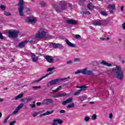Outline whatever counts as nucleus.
Returning a JSON list of instances; mask_svg holds the SVG:
<instances>
[{
    "label": "nucleus",
    "mask_w": 125,
    "mask_h": 125,
    "mask_svg": "<svg viewBox=\"0 0 125 125\" xmlns=\"http://www.w3.org/2000/svg\"><path fill=\"white\" fill-rule=\"evenodd\" d=\"M67 5H68L70 7L72 6L71 4H70V3H67Z\"/></svg>",
    "instance_id": "e2e57ef3"
},
{
    "label": "nucleus",
    "mask_w": 125,
    "mask_h": 125,
    "mask_svg": "<svg viewBox=\"0 0 125 125\" xmlns=\"http://www.w3.org/2000/svg\"><path fill=\"white\" fill-rule=\"evenodd\" d=\"M66 22L67 23V24H71L72 25L78 24V22L73 19H67L66 20Z\"/></svg>",
    "instance_id": "ddd939ff"
},
{
    "label": "nucleus",
    "mask_w": 125,
    "mask_h": 125,
    "mask_svg": "<svg viewBox=\"0 0 125 125\" xmlns=\"http://www.w3.org/2000/svg\"><path fill=\"white\" fill-rule=\"evenodd\" d=\"M62 88V87L61 86H60L58 87L57 88H56L55 90H52V92H57V91H59V90H60Z\"/></svg>",
    "instance_id": "c85d7f7f"
},
{
    "label": "nucleus",
    "mask_w": 125,
    "mask_h": 125,
    "mask_svg": "<svg viewBox=\"0 0 125 125\" xmlns=\"http://www.w3.org/2000/svg\"><path fill=\"white\" fill-rule=\"evenodd\" d=\"M97 118V116H96V114H93L92 116V119L94 121L95 120H96V119Z\"/></svg>",
    "instance_id": "f704fd0d"
},
{
    "label": "nucleus",
    "mask_w": 125,
    "mask_h": 125,
    "mask_svg": "<svg viewBox=\"0 0 125 125\" xmlns=\"http://www.w3.org/2000/svg\"><path fill=\"white\" fill-rule=\"evenodd\" d=\"M84 75H86L87 76H94V73L93 71L91 70H87V68H84Z\"/></svg>",
    "instance_id": "f8f14e48"
},
{
    "label": "nucleus",
    "mask_w": 125,
    "mask_h": 125,
    "mask_svg": "<svg viewBox=\"0 0 125 125\" xmlns=\"http://www.w3.org/2000/svg\"><path fill=\"white\" fill-rule=\"evenodd\" d=\"M37 19L36 18H27L26 19V21L30 23H36L37 22Z\"/></svg>",
    "instance_id": "9b49d317"
},
{
    "label": "nucleus",
    "mask_w": 125,
    "mask_h": 125,
    "mask_svg": "<svg viewBox=\"0 0 125 125\" xmlns=\"http://www.w3.org/2000/svg\"><path fill=\"white\" fill-rule=\"evenodd\" d=\"M60 113L61 114H64V113H66V111H65L64 110H60Z\"/></svg>",
    "instance_id": "09e8293b"
},
{
    "label": "nucleus",
    "mask_w": 125,
    "mask_h": 125,
    "mask_svg": "<svg viewBox=\"0 0 125 125\" xmlns=\"http://www.w3.org/2000/svg\"><path fill=\"white\" fill-rule=\"evenodd\" d=\"M86 99V98L84 96H81L78 97V101L83 102V101H84Z\"/></svg>",
    "instance_id": "b1692460"
},
{
    "label": "nucleus",
    "mask_w": 125,
    "mask_h": 125,
    "mask_svg": "<svg viewBox=\"0 0 125 125\" xmlns=\"http://www.w3.org/2000/svg\"><path fill=\"white\" fill-rule=\"evenodd\" d=\"M37 116H38V113L37 112L33 114V117H37Z\"/></svg>",
    "instance_id": "4d7b16f0"
},
{
    "label": "nucleus",
    "mask_w": 125,
    "mask_h": 125,
    "mask_svg": "<svg viewBox=\"0 0 125 125\" xmlns=\"http://www.w3.org/2000/svg\"><path fill=\"white\" fill-rule=\"evenodd\" d=\"M75 39H80L81 38V36L79 34H76L75 35Z\"/></svg>",
    "instance_id": "a18cd8bd"
},
{
    "label": "nucleus",
    "mask_w": 125,
    "mask_h": 125,
    "mask_svg": "<svg viewBox=\"0 0 125 125\" xmlns=\"http://www.w3.org/2000/svg\"><path fill=\"white\" fill-rule=\"evenodd\" d=\"M65 42L66 44H67L68 46H69V47H76V45L75 44L70 42L69 40L65 39Z\"/></svg>",
    "instance_id": "4468645a"
},
{
    "label": "nucleus",
    "mask_w": 125,
    "mask_h": 125,
    "mask_svg": "<svg viewBox=\"0 0 125 125\" xmlns=\"http://www.w3.org/2000/svg\"><path fill=\"white\" fill-rule=\"evenodd\" d=\"M0 39L3 40V36H2V33H0Z\"/></svg>",
    "instance_id": "603ef678"
},
{
    "label": "nucleus",
    "mask_w": 125,
    "mask_h": 125,
    "mask_svg": "<svg viewBox=\"0 0 125 125\" xmlns=\"http://www.w3.org/2000/svg\"><path fill=\"white\" fill-rule=\"evenodd\" d=\"M24 104H21L20 105L15 109V110L12 112L13 115H17L18 112L22 108H23Z\"/></svg>",
    "instance_id": "0eeeda50"
},
{
    "label": "nucleus",
    "mask_w": 125,
    "mask_h": 125,
    "mask_svg": "<svg viewBox=\"0 0 125 125\" xmlns=\"http://www.w3.org/2000/svg\"><path fill=\"white\" fill-rule=\"evenodd\" d=\"M52 113H53V111H47L45 113L41 114V116L42 117V116H46L47 115H51V114H52Z\"/></svg>",
    "instance_id": "a878e982"
},
{
    "label": "nucleus",
    "mask_w": 125,
    "mask_h": 125,
    "mask_svg": "<svg viewBox=\"0 0 125 125\" xmlns=\"http://www.w3.org/2000/svg\"><path fill=\"white\" fill-rule=\"evenodd\" d=\"M101 40H102V41H109V40H110V38L109 37H107L106 38H101Z\"/></svg>",
    "instance_id": "c03bdc74"
},
{
    "label": "nucleus",
    "mask_w": 125,
    "mask_h": 125,
    "mask_svg": "<svg viewBox=\"0 0 125 125\" xmlns=\"http://www.w3.org/2000/svg\"><path fill=\"white\" fill-rule=\"evenodd\" d=\"M74 62H80L81 61V60L79 58H75L74 59Z\"/></svg>",
    "instance_id": "37998d69"
},
{
    "label": "nucleus",
    "mask_w": 125,
    "mask_h": 125,
    "mask_svg": "<svg viewBox=\"0 0 125 125\" xmlns=\"http://www.w3.org/2000/svg\"><path fill=\"white\" fill-rule=\"evenodd\" d=\"M107 72L109 74L111 73H115L116 78H117L118 80H120V81H123V80H124V74L123 73V72H122V68L120 65H116L115 69L112 68L109 69L107 70Z\"/></svg>",
    "instance_id": "f257e3e1"
},
{
    "label": "nucleus",
    "mask_w": 125,
    "mask_h": 125,
    "mask_svg": "<svg viewBox=\"0 0 125 125\" xmlns=\"http://www.w3.org/2000/svg\"><path fill=\"white\" fill-rule=\"evenodd\" d=\"M45 59L49 63H52V62H53V59H52V57L50 56H46Z\"/></svg>",
    "instance_id": "412c9836"
},
{
    "label": "nucleus",
    "mask_w": 125,
    "mask_h": 125,
    "mask_svg": "<svg viewBox=\"0 0 125 125\" xmlns=\"http://www.w3.org/2000/svg\"><path fill=\"white\" fill-rule=\"evenodd\" d=\"M110 13H111V14H113V13H114V11H112V10H110L109 11Z\"/></svg>",
    "instance_id": "680f3d73"
},
{
    "label": "nucleus",
    "mask_w": 125,
    "mask_h": 125,
    "mask_svg": "<svg viewBox=\"0 0 125 125\" xmlns=\"http://www.w3.org/2000/svg\"><path fill=\"white\" fill-rule=\"evenodd\" d=\"M52 44L54 48H62V47H63L62 44L60 43H52Z\"/></svg>",
    "instance_id": "aec40b11"
},
{
    "label": "nucleus",
    "mask_w": 125,
    "mask_h": 125,
    "mask_svg": "<svg viewBox=\"0 0 125 125\" xmlns=\"http://www.w3.org/2000/svg\"><path fill=\"white\" fill-rule=\"evenodd\" d=\"M4 14L5 15V16H10V15H11L10 13L7 12H4Z\"/></svg>",
    "instance_id": "e433bc0d"
},
{
    "label": "nucleus",
    "mask_w": 125,
    "mask_h": 125,
    "mask_svg": "<svg viewBox=\"0 0 125 125\" xmlns=\"http://www.w3.org/2000/svg\"><path fill=\"white\" fill-rule=\"evenodd\" d=\"M101 14H102V15H103V16H107V15H108V14H107V12H101Z\"/></svg>",
    "instance_id": "72a5a7b5"
},
{
    "label": "nucleus",
    "mask_w": 125,
    "mask_h": 125,
    "mask_svg": "<svg viewBox=\"0 0 125 125\" xmlns=\"http://www.w3.org/2000/svg\"><path fill=\"white\" fill-rule=\"evenodd\" d=\"M1 117H2V113H1V112H0V118H1Z\"/></svg>",
    "instance_id": "69168bd1"
},
{
    "label": "nucleus",
    "mask_w": 125,
    "mask_h": 125,
    "mask_svg": "<svg viewBox=\"0 0 125 125\" xmlns=\"http://www.w3.org/2000/svg\"><path fill=\"white\" fill-rule=\"evenodd\" d=\"M84 72H85L84 69L82 70L79 69L77 71L75 72V74L76 75H78V74H83V75H84Z\"/></svg>",
    "instance_id": "4be33fe9"
},
{
    "label": "nucleus",
    "mask_w": 125,
    "mask_h": 125,
    "mask_svg": "<svg viewBox=\"0 0 125 125\" xmlns=\"http://www.w3.org/2000/svg\"><path fill=\"white\" fill-rule=\"evenodd\" d=\"M46 34H47V30L43 29L39 30L35 35L36 39H44L46 37Z\"/></svg>",
    "instance_id": "7ed1b4c3"
},
{
    "label": "nucleus",
    "mask_w": 125,
    "mask_h": 125,
    "mask_svg": "<svg viewBox=\"0 0 125 125\" xmlns=\"http://www.w3.org/2000/svg\"><path fill=\"white\" fill-rule=\"evenodd\" d=\"M36 102L34 101L33 102V104H30V106L31 108H35L36 107V104H35Z\"/></svg>",
    "instance_id": "58836bf2"
},
{
    "label": "nucleus",
    "mask_w": 125,
    "mask_h": 125,
    "mask_svg": "<svg viewBox=\"0 0 125 125\" xmlns=\"http://www.w3.org/2000/svg\"><path fill=\"white\" fill-rule=\"evenodd\" d=\"M90 104H94V102H90L89 103Z\"/></svg>",
    "instance_id": "338daca9"
},
{
    "label": "nucleus",
    "mask_w": 125,
    "mask_h": 125,
    "mask_svg": "<svg viewBox=\"0 0 125 125\" xmlns=\"http://www.w3.org/2000/svg\"><path fill=\"white\" fill-rule=\"evenodd\" d=\"M0 7L1 9H2V10H4L5 9V6H4V5H2L0 6Z\"/></svg>",
    "instance_id": "49530a36"
},
{
    "label": "nucleus",
    "mask_w": 125,
    "mask_h": 125,
    "mask_svg": "<svg viewBox=\"0 0 125 125\" xmlns=\"http://www.w3.org/2000/svg\"><path fill=\"white\" fill-rule=\"evenodd\" d=\"M41 4L42 6H45L46 5V3L43 1H42L41 2Z\"/></svg>",
    "instance_id": "79ce46f5"
},
{
    "label": "nucleus",
    "mask_w": 125,
    "mask_h": 125,
    "mask_svg": "<svg viewBox=\"0 0 125 125\" xmlns=\"http://www.w3.org/2000/svg\"><path fill=\"white\" fill-rule=\"evenodd\" d=\"M81 14H85V12H84V11H82Z\"/></svg>",
    "instance_id": "0e129e2a"
},
{
    "label": "nucleus",
    "mask_w": 125,
    "mask_h": 125,
    "mask_svg": "<svg viewBox=\"0 0 125 125\" xmlns=\"http://www.w3.org/2000/svg\"><path fill=\"white\" fill-rule=\"evenodd\" d=\"M60 5H61V8L59 7V5H55V10L58 13L61 12L62 10H64V9H66V8H67V6H68V3H67L65 1H61L60 3Z\"/></svg>",
    "instance_id": "f03ea898"
},
{
    "label": "nucleus",
    "mask_w": 125,
    "mask_h": 125,
    "mask_svg": "<svg viewBox=\"0 0 125 125\" xmlns=\"http://www.w3.org/2000/svg\"><path fill=\"white\" fill-rule=\"evenodd\" d=\"M19 6V15L21 17H24L25 15H24V12H23V10L24 9V0H20L18 3Z\"/></svg>",
    "instance_id": "20e7f679"
},
{
    "label": "nucleus",
    "mask_w": 125,
    "mask_h": 125,
    "mask_svg": "<svg viewBox=\"0 0 125 125\" xmlns=\"http://www.w3.org/2000/svg\"><path fill=\"white\" fill-rule=\"evenodd\" d=\"M42 103L45 105H49L50 104H52V103H53V100H52V99H45L42 101Z\"/></svg>",
    "instance_id": "9d476101"
},
{
    "label": "nucleus",
    "mask_w": 125,
    "mask_h": 125,
    "mask_svg": "<svg viewBox=\"0 0 125 125\" xmlns=\"http://www.w3.org/2000/svg\"><path fill=\"white\" fill-rule=\"evenodd\" d=\"M9 37H11L12 39H15L18 37V31L13 30L9 31Z\"/></svg>",
    "instance_id": "423d86ee"
},
{
    "label": "nucleus",
    "mask_w": 125,
    "mask_h": 125,
    "mask_svg": "<svg viewBox=\"0 0 125 125\" xmlns=\"http://www.w3.org/2000/svg\"><path fill=\"white\" fill-rule=\"evenodd\" d=\"M16 123V121H12L10 123V125H15Z\"/></svg>",
    "instance_id": "de8ad7c7"
},
{
    "label": "nucleus",
    "mask_w": 125,
    "mask_h": 125,
    "mask_svg": "<svg viewBox=\"0 0 125 125\" xmlns=\"http://www.w3.org/2000/svg\"><path fill=\"white\" fill-rule=\"evenodd\" d=\"M28 42H32V41H24L21 42H20L19 45H18V47L19 48H23V47H25V45L27 44Z\"/></svg>",
    "instance_id": "6e6552de"
},
{
    "label": "nucleus",
    "mask_w": 125,
    "mask_h": 125,
    "mask_svg": "<svg viewBox=\"0 0 125 125\" xmlns=\"http://www.w3.org/2000/svg\"><path fill=\"white\" fill-rule=\"evenodd\" d=\"M25 11L27 12V13H28V14H30V12H31V9H30V8L26 7Z\"/></svg>",
    "instance_id": "2f4dec72"
},
{
    "label": "nucleus",
    "mask_w": 125,
    "mask_h": 125,
    "mask_svg": "<svg viewBox=\"0 0 125 125\" xmlns=\"http://www.w3.org/2000/svg\"><path fill=\"white\" fill-rule=\"evenodd\" d=\"M122 29L125 30V22L122 24Z\"/></svg>",
    "instance_id": "864d4df0"
},
{
    "label": "nucleus",
    "mask_w": 125,
    "mask_h": 125,
    "mask_svg": "<svg viewBox=\"0 0 125 125\" xmlns=\"http://www.w3.org/2000/svg\"><path fill=\"white\" fill-rule=\"evenodd\" d=\"M115 7L116 5L115 4H109L107 6V8H108V9H112V10H115Z\"/></svg>",
    "instance_id": "5701e85b"
},
{
    "label": "nucleus",
    "mask_w": 125,
    "mask_h": 125,
    "mask_svg": "<svg viewBox=\"0 0 125 125\" xmlns=\"http://www.w3.org/2000/svg\"><path fill=\"white\" fill-rule=\"evenodd\" d=\"M76 87H77V88H80L81 87H80V86H77Z\"/></svg>",
    "instance_id": "774afa93"
},
{
    "label": "nucleus",
    "mask_w": 125,
    "mask_h": 125,
    "mask_svg": "<svg viewBox=\"0 0 125 125\" xmlns=\"http://www.w3.org/2000/svg\"><path fill=\"white\" fill-rule=\"evenodd\" d=\"M72 63H73V62H72V61H69L66 62V64H72Z\"/></svg>",
    "instance_id": "5fc2aeb1"
},
{
    "label": "nucleus",
    "mask_w": 125,
    "mask_h": 125,
    "mask_svg": "<svg viewBox=\"0 0 125 125\" xmlns=\"http://www.w3.org/2000/svg\"><path fill=\"white\" fill-rule=\"evenodd\" d=\"M65 80H67V78L53 80L48 83L47 85L48 86H51V85L57 84L58 83H60V82H61V81H65Z\"/></svg>",
    "instance_id": "39448f33"
},
{
    "label": "nucleus",
    "mask_w": 125,
    "mask_h": 125,
    "mask_svg": "<svg viewBox=\"0 0 125 125\" xmlns=\"http://www.w3.org/2000/svg\"><path fill=\"white\" fill-rule=\"evenodd\" d=\"M30 56H31L32 62H38V61H39V57L36 56V55H35V54L31 53L30 54Z\"/></svg>",
    "instance_id": "1a4fd4ad"
},
{
    "label": "nucleus",
    "mask_w": 125,
    "mask_h": 125,
    "mask_svg": "<svg viewBox=\"0 0 125 125\" xmlns=\"http://www.w3.org/2000/svg\"><path fill=\"white\" fill-rule=\"evenodd\" d=\"M23 96H24V94H23V93H21V94L15 97V100H18V99H19L20 98H22Z\"/></svg>",
    "instance_id": "393cba45"
},
{
    "label": "nucleus",
    "mask_w": 125,
    "mask_h": 125,
    "mask_svg": "<svg viewBox=\"0 0 125 125\" xmlns=\"http://www.w3.org/2000/svg\"><path fill=\"white\" fill-rule=\"evenodd\" d=\"M55 68L54 67H50L47 69V72H51V71H52V70H54Z\"/></svg>",
    "instance_id": "c9c22d12"
},
{
    "label": "nucleus",
    "mask_w": 125,
    "mask_h": 125,
    "mask_svg": "<svg viewBox=\"0 0 125 125\" xmlns=\"http://www.w3.org/2000/svg\"><path fill=\"white\" fill-rule=\"evenodd\" d=\"M90 118H89V117H87L86 116L84 119V120L85 121V122H88V121H89Z\"/></svg>",
    "instance_id": "a19ab883"
},
{
    "label": "nucleus",
    "mask_w": 125,
    "mask_h": 125,
    "mask_svg": "<svg viewBox=\"0 0 125 125\" xmlns=\"http://www.w3.org/2000/svg\"><path fill=\"white\" fill-rule=\"evenodd\" d=\"M51 74H53V72H49L48 73H47L46 75L43 76L42 77H41L40 79L36 80L35 82L36 83H39V82H41L42 80H43V79H45L47 77H48L49 75H51Z\"/></svg>",
    "instance_id": "2eb2a0df"
},
{
    "label": "nucleus",
    "mask_w": 125,
    "mask_h": 125,
    "mask_svg": "<svg viewBox=\"0 0 125 125\" xmlns=\"http://www.w3.org/2000/svg\"><path fill=\"white\" fill-rule=\"evenodd\" d=\"M92 24L94 26H101V25H102V22H101V21H100L96 20L92 21Z\"/></svg>",
    "instance_id": "f3484780"
},
{
    "label": "nucleus",
    "mask_w": 125,
    "mask_h": 125,
    "mask_svg": "<svg viewBox=\"0 0 125 125\" xmlns=\"http://www.w3.org/2000/svg\"><path fill=\"white\" fill-rule=\"evenodd\" d=\"M121 11H123L124 10V6H121Z\"/></svg>",
    "instance_id": "052dcab7"
},
{
    "label": "nucleus",
    "mask_w": 125,
    "mask_h": 125,
    "mask_svg": "<svg viewBox=\"0 0 125 125\" xmlns=\"http://www.w3.org/2000/svg\"><path fill=\"white\" fill-rule=\"evenodd\" d=\"M66 107L68 109H70L71 108H75V104L74 103H70L68 104Z\"/></svg>",
    "instance_id": "bb28decb"
},
{
    "label": "nucleus",
    "mask_w": 125,
    "mask_h": 125,
    "mask_svg": "<svg viewBox=\"0 0 125 125\" xmlns=\"http://www.w3.org/2000/svg\"><path fill=\"white\" fill-rule=\"evenodd\" d=\"M42 103H40V102H38L36 104L38 105V106H40V105H41Z\"/></svg>",
    "instance_id": "13d9d810"
},
{
    "label": "nucleus",
    "mask_w": 125,
    "mask_h": 125,
    "mask_svg": "<svg viewBox=\"0 0 125 125\" xmlns=\"http://www.w3.org/2000/svg\"><path fill=\"white\" fill-rule=\"evenodd\" d=\"M54 97H55V98H57L58 97H60V94H56L54 96Z\"/></svg>",
    "instance_id": "8fccbe9b"
},
{
    "label": "nucleus",
    "mask_w": 125,
    "mask_h": 125,
    "mask_svg": "<svg viewBox=\"0 0 125 125\" xmlns=\"http://www.w3.org/2000/svg\"><path fill=\"white\" fill-rule=\"evenodd\" d=\"M101 64H102V65H104V66H107V67H113V64L109 63L108 62H106L104 61L101 62Z\"/></svg>",
    "instance_id": "6ab92c4d"
},
{
    "label": "nucleus",
    "mask_w": 125,
    "mask_h": 125,
    "mask_svg": "<svg viewBox=\"0 0 125 125\" xmlns=\"http://www.w3.org/2000/svg\"><path fill=\"white\" fill-rule=\"evenodd\" d=\"M42 87V86H34L32 87V88H33V89H38L39 88H41Z\"/></svg>",
    "instance_id": "4c0bfd02"
},
{
    "label": "nucleus",
    "mask_w": 125,
    "mask_h": 125,
    "mask_svg": "<svg viewBox=\"0 0 125 125\" xmlns=\"http://www.w3.org/2000/svg\"><path fill=\"white\" fill-rule=\"evenodd\" d=\"M87 7L88 9H92L93 8H94L95 7L92 3H89L87 5Z\"/></svg>",
    "instance_id": "cd10ccee"
},
{
    "label": "nucleus",
    "mask_w": 125,
    "mask_h": 125,
    "mask_svg": "<svg viewBox=\"0 0 125 125\" xmlns=\"http://www.w3.org/2000/svg\"><path fill=\"white\" fill-rule=\"evenodd\" d=\"M60 97H62L63 96H66L67 95V94L66 93H63V94H60Z\"/></svg>",
    "instance_id": "3c124183"
},
{
    "label": "nucleus",
    "mask_w": 125,
    "mask_h": 125,
    "mask_svg": "<svg viewBox=\"0 0 125 125\" xmlns=\"http://www.w3.org/2000/svg\"><path fill=\"white\" fill-rule=\"evenodd\" d=\"M81 90H79L78 91L76 92L74 94V95L77 96V95H79V94H80V93H81Z\"/></svg>",
    "instance_id": "ea45409f"
},
{
    "label": "nucleus",
    "mask_w": 125,
    "mask_h": 125,
    "mask_svg": "<svg viewBox=\"0 0 125 125\" xmlns=\"http://www.w3.org/2000/svg\"><path fill=\"white\" fill-rule=\"evenodd\" d=\"M4 100V99L0 98V102H3Z\"/></svg>",
    "instance_id": "bf43d9fd"
},
{
    "label": "nucleus",
    "mask_w": 125,
    "mask_h": 125,
    "mask_svg": "<svg viewBox=\"0 0 125 125\" xmlns=\"http://www.w3.org/2000/svg\"><path fill=\"white\" fill-rule=\"evenodd\" d=\"M9 118H10V115H8L7 117H6L3 121V123L6 124V123H7V121L9 119Z\"/></svg>",
    "instance_id": "7c9ffc66"
},
{
    "label": "nucleus",
    "mask_w": 125,
    "mask_h": 125,
    "mask_svg": "<svg viewBox=\"0 0 125 125\" xmlns=\"http://www.w3.org/2000/svg\"><path fill=\"white\" fill-rule=\"evenodd\" d=\"M87 86H80L81 89H79V90H81V92L83 91V90H85V88H87Z\"/></svg>",
    "instance_id": "c756f323"
},
{
    "label": "nucleus",
    "mask_w": 125,
    "mask_h": 125,
    "mask_svg": "<svg viewBox=\"0 0 125 125\" xmlns=\"http://www.w3.org/2000/svg\"><path fill=\"white\" fill-rule=\"evenodd\" d=\"M113 118V114L110 113L109 114V119H112Z\"/></svg>",
    "instance_id": "6e6d98bb"
},
{
    "label": "nucleus",
    "mask_w": 125,
    "mask_h": 125,
    "mask_svg": "<svg viewBox=\"0 0 125 125\" xmlns=\"http://www.w3.org/2000/svg\"><path fill=\"white\" fill-rule=\"evenodd\" d=\"M72 101H73V98H69L66 100L62 102V104L65 106V105H66V104H69L70 103H71Z\"/></svg>",
    "instance_id": "a211bd4d"
},
{
    "label": "nucleus",
    "mask_w": 125,
    "mask_h": 125,
    "mask_svg": "<svg viewBox=\"0 0 125 125\" xmlns=\"http://www.w3.org/2000/svg\"><path fill=\"white\" fill-rule=\"evenodd\" d=\"M52 125H58V124L56 123H58L59 125H62L63 123L61 119H54Z\"/></svg>",
    "instance_id": "dca6fc26"
},
{
    "label": "nucleus",
    "mask_w": 125,
    "mask_h": 125,
    "mask_svg": "<svg viewBox=\"0 0 125 125\" xmlns=\"http://www.w3.org/2000/svg\"><path fill=\"white\" fill-rule=\"evenodd\" d=\"M32 100H33V98L31 97H29L26 98V101L27 103H28V102H30V101H32Z\"/></svg>",
    "instance_id": "473e14b6"
}]
</instances>
